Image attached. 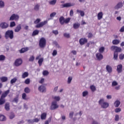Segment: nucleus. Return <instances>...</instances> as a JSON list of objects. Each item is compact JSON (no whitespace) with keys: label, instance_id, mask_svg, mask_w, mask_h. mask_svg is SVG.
Returning a JSON list of instances; mask_svg holds the SVG:
<instances>
[{"label":"nucleus","instance_id":"nucleus-1","mask_svg":"<svg viewBox=\"0 0 124 124\" xmlns=\"http://www.w3.org/2000/svg\"><path fill=\"white\" fill-rule=\"evenodd\" d=\"M110 50L114 51L113 54V59H114V60H118V53H121V52L123 51V49H122L121 47L116 46H111L110 47Z\"/></svg>","mask_w":124,"mask_h":124},{"label":"nucleus","instance_id":"nucleus-2","mask_svg":"<svg viewBox=\"0 0 124 124\" xmlns=\"http://www.w3.org/2000/svg\"><path fill=\"white\" fill-rule=\"evenodd\" d=\"M14 37V32L12 30H8L5 33V38L6 39H13Z\"/></svg>","mask_w":124,"mask_h":124},{"label":"nucleus","instance_id":"nucleus-3","mask_svg":"<svg viewBox=\"0 0 124 124\" xmlns=\"http://www.w3.org/2000/svg\"><path fill=\"white\" fill-rule=\"evenodd\" d=\"M70 20H71V18L68 17L65 19L63 16L59 18V22L62 25H64V24H68L70 22Z\"/></svg>","mask_w":124,"mask_h":124},{"label":"nucleus","instance_id":"nucleus-4","mask_svg":"<svg viewBox=\"0 0 124 124\" xmlns=\"http://www.w3.org/2000/svg\"><path fill=\"white\" fill-rule=\"evenodd\" d=\"M99 104L101 105V107L103 109H106V108H108L109 107V103L106 102H104V99H101L99 102Z\"/></svg>","mask_w":124,"mask_h":124},{"label":"nucleus","instance_id":"nucleus-5","mask_svg":"<svg viewBox=\"0 0 124 124\" xmlns=\"http://www.w3.org/2000/svg\"><path fill=\"white\" fill-rule=\"evenodd\" d=\"M39 45L40 48H44L46 46V39L44 37L41 38L40 39Z\"/></svg>","mask_w":124,"mask_h":124},{"label":"nucleus","instance_id":"nucleus-6","mask_svg":"<svg viewBox=\"0 0 124 124\" xmlns=\"http://www.w3.org/2000/svg\"><path fill=\"white\" fill-rule=\"evenodd\" d=\"M23 63V60L21 58H18L16 60L14 64L15 66H20Z\"/></svg>","mask_w":124,"mask_h":124},{"label":"nucleus","instance_id":"nucleus-7","mask_svg":"<svg viewBox=\"0 0 124 124\" xmlns=\"http://www.w3.org/2000/svg\"><path fill=\"white\" fill-rule=\"evenodd\" d=\"M10 21H18L19 20V16L15 14H13L10 17Z\"/></svg>","mask_w":124,"mask_h":124},{"label":"nucleus","instance_id":"nucleus-8","mask_svg":"<svg viewBox=\"0 0 124 124\" xmlns=\"http://www.w3.org/2000/svg\"><path fill=\"white\" fill-rule=\"evenodd\" d=\"M57 108H59V105L57 104L56 101H53L51 103V105L50 106V109L51 110H55V109H57Z\"/></svg>","mask_w":124,"mask_h":124},{"label":"nucleus","instance_id":"nucleus-9","mask_svg":"<svg viewBox=\"0 0 124 124\" xmlns=\"http://www.w3.org/2000/svg\"><path fill=\"white\" fill-rule=\"evenodd\" d=\"M47 23V21H44L41 22L40 23H38L35 26V28L36 29H39V28H42V27H43V26H45V25H46Z\"/></svg>","mask_w":124,"mask_h":124},{"label":"nucleus","instance_id":"nucleus-10","mask_svg":"<svg viewBox=\"0 0 124 124\" xmlns=\"http://www.w3.org/2000/svg\"><path fill=\"white\" fill-rule=\"evenodd\" d=\"M9 26V25H8L6 22H2L0 24V28L2 29H7Z\"/></svg>","mask_w":124,"mask_h":124},{"label":"nucleus","instance_id":"nucleus-11","mask_svg":"<svg viewBox=\"0 0 124 124\" xmlns=\"http://www.w3.org/2000/svg\"><path fill=\"white\" fill-rule=\"evenodd\" d=\"M79 42L80 45H84V44H85V43H88V39H87L86 38H82L79 40Z\"/></svg>","mask_w":124,"mask_h":124},{"label":"nucleus","instance_id":"nucleus-12","mask_svg":"<svg viewBox=\"0 0 124 124\" xmlns=\"http://www.w3.org/2000/svg\"><path fill=\"white\" fill-rule=\"evenodd\" d=\"M38 90L41 93H45L46 92V87L43 85H41L38 88Z\"/></svg>","mask_w":124,"mask_h":124},{"label":"nucleus","instance_id":"nucleus-13","mask_svg":"<svg viewBox=\"0 0 124 124\" xmlns=\"http://www.w3.org/2000/svg\"><path fill=\"white\" fill-rule=\"evenodd\" d=\"M96 58L98 61H101V60L103 59V55H102L100 53H98L96 54Z\"/></svg>","mask_w":124,"mask_h":124},{"label":"nucleus","instance_id":"nucleus-14","mask_svg":"<svg viewBox=\"0 0 124 124\" xmlns=\"http://www.w3.org/2000/svg\"><path fill=\"white\" fill-rule=\"evenodd\" d=\"M117 71L118 73H121L123 71V65L119 64L117 66Z\"/></svg>","mask_w":124,"mask_h":124},{"label":"nucleus","instance_id":"nucleus-15","mask_svg":"<svg viewBox=\"0 0 124 124\" xmlns=\"http://www.w3.org/2000/svg\"><path fill=\"white\" fill-rule=\"evenodd\" d=\"M74 5V4H71V3H67L64 4H62V8H63L64 7H70L71 6H73Z\"/></svg>","mask_w":124,"mask_h":124},{"label":"nucleus","instance_id":"nucleus-16","mask_svg":"<svg viewBox=\"0 0 124 124\" xmlns=\"http://www.w3.org/2000/svg\"><path fill=\"white\" fill-rule=\"evenodd\" d=\"M10 93V90H8L6 91H5L1 95V97H3L4 98H5V97H6V96H7V95H8V93Z\"/></svg>","mask_w":124,"mask_h":124},{"label":"nucleus","instance_id":"nucleus-17","mask_svg":"<svg viewBox=\"0 0 124 124\" xmlns=\"http://www.w3.org/2000/svg\"><path fill=\"white\" fill-rule=\"evenodd\" d=\"M123 2H119L115 7V9H119L120 8H122L123 7Z\"/></svg>","mask_w":124,"mask_h":124},{"label":"nucleus","instance_id":"nucleus-18","mask_svg":"<svg viewBox=\"0 0 124 124\" xmlns=\"http://www.w3.org/2000/svg\"><path fill=\"white\" fill-rule=\"evenodd\" d=\"M21 24H18L15 29V32H19V31H21Z\"/></svg>","mask_w":124,"mask_h":124},{"label":"nucleus","instance_id":"nucleus-19","mask_svg":"<svg viewBox=\"0 0 124 124\" xmlns=\"http://www.w3.org/2000/svg\"><path fill=\"white\" fill-rule=\"evenodd\" d=\"M106 70L108 72V73H111L112 71V67L110 66L109 65H107L106 67Z\"/></svg>","mask_w":124,"mask_h":124},{"label":"nucleus","instance_id":"nucleus-20","mask_svg":"<svg viewBox=\"0 0 124 124\" xmlns=\"http://www.w3.org/2000/svg\"><path fill=\"white\" fill-rule=\"evenodd\" d=\"M28 47H23L21 48L20 50H19V52L20 53V54H23V53L27 52V51H28Z\"/></svg>","mask_w":124,"mask_h":124},{"label":"nucleus","instance_id":"nucleus-21","mask_svg":"<svg viewBox=\"0 0 124 124\" xmlns=\"http://www.w3.org/2000/svg\"><path fill=\"white\" fill-rule=\"evenodd\" d=\"M121 42V41L119 39H114L112 41V44L113 45H118V44H120V43Z\"/></svg>","mask_w":124,"mask_h":124},{"label":"nucleus","instance_id":"nucleus-22","mask_svg":"<svg viewBox=\"0 0 124 124\" xmlns=\"http://www.w3.org/2000/svg\"><path fill=\"white\" fill-rule=\"evenodd\" d=\"M0 80L2 82H7L8 78L6 77H1L0 78Z\"/></svg>","mask_w":124,"mask_h":124},{"label":"nucleus","instance_id":"nucleus-23","mask_svg":"<svg viewBox=\"0 0 124 124\" xmlns=\"http://www.w3.org/2000/svg\"><path fill=\"white\" fill-rule=\"evenodd\" d=\"M103 17V13L102 12H99L97 15L98 20H101Z\"/></svg>","mask_w":124,"mask_h":124},{"label":"nucleus","instance_id":"nucleus-24","mask_svg":"<svg viewBox=\"0 0 124 124\" xmlns=\"http://www.w3.org/2000/svg\"><path fill=\"white\" fill-rule=\"evenodd\" d=\"M79 28H80V23H75L73 24V28L75 30H77V29H79Z\"/></svg>","mask_w":124,"mask_h":124},{"label":"nucleus","instance_id":"nucleus-25","mask_svg":"<svg viewBox=\"0 0 124 124\" xmlns=\"http://www.w3.org/2000/svg\"><path fill=\"white\" fill-rule=\"evenodd\" d=\"M46 117H47V113L46 112H44L42 113V114L41 115V120H46Z\"/></svg>","mask_w":124,"mask_h":124},{"label":"nucleus","instance_id":"nucleus-26","mask_svg":"<svg viewBox=\"0 0 124 124\" xmlns=\"http://www.w3.org/2000/svg\"><path fill=\"white\" fill-rule=\"evenodd\" d=\"M5 103V99L1 96L0 98V105H2Z\"/></svg>","mask_w":124,"mask_h":124},{"label":"nucleus","instance_id":"nucleus-27","mask_svg":"<svg viewBox=\"0 0 124 124\" xmlns=\"http://www.w3.org/2000/svg\"><path fill=\"white\" fill-rule=\"evenodd\" d=\"M5 109L6 111H9L10 110V105L9 103H6L5 105Z\"/></svg>","mask_w":124,"mask_h":124},{"label":"nucleus","instance_id":"nucleus-28","mask_svg":"<svg viewBox=\"0 0 124 124\" xmlns=\"http://www.w3.org/2000/svg\"><path fill=\"white\" fill-rule=\"evenodd\" d=\"M77 12L78 13H80V16H81V17H84V16H85V13L83 11H81L80 10H77Z\"/></svg>","mask_w":124,"mask_h":124},{"label":"nucleus","instance_id":"nucleus-29","mask_svg":"<svg viewBox=\"0 0 124 124\" xmlns=\"http://www.w3.org/2000/svg\"><path fill=\"white\" fill-rule=\"evenodd\" d=\"M38 33H39V31H38L37 30H35L33 31V32L32 33V36H35V35H38Z\"/></svg>","mask_w":124,"mask_h":124},{"label":"nucleus","instance_id":"nucleus-30","mask_svg":"<svg viewBox=\"0 0 124 124\" xmlns=\"http://www.w3.org/2000/svg\"><path fill=\"white\" fill-rule=\"evenodd\" d=\"M43 61H44V59L43 58H41L40 59H39L38 63L39 64V66H41L42 65V63L43 62Z\"/></svg>","mask_w":124,"mask_h":124},{"label":"nucleus","instance_id":"nucleus-31","mask_svg":"<svg viewBox=\"0 0 124 124\" xmlns=\"http://www.w3.org/2000/svg\"><path fill=\"white\" fill-rule=\"evenodd\" d=\"M28 76H29V73L28 72H25L22 74V78L25 79V78H26Z\"/></svg>","mask_w":124,"mask_h":124},{"label":"nucleus","instance_id":"nucleus-32","mask_svg":"<svg viewBox=\"0 0 124 124\" xmlns=\"http://www.w3.org/2000/svg\"><path fill=\"white\" fill-rule=\"evenodd\" d=\"M6 120V118L3 115H0V121L1 122H4Z\"/></svg>","mask_w":124,"mask_h":124},{"label":"nucleus","instance_id":"nucleus-33","mask_svg":"<svg viewBox=\"0 0 124 124\" xmlns=\"http://www.w3.org/2000/svg\"><path fill=\"white\" fill-rule=\"evenodd\" d=\"M121 104V102L119 100H117L114 102V106L115 107H118Z\"/></svg>","mask_w":124,"mask_h":124},{"label":"nucleus","instance_id":"nucleus-34","mask_svg":"<svg viewBox=\"0 0 124 124\" xmlns=\"http://www.w3.org/2000/svg\"><path fill=\"white\" fill-rule=\"evenodd\" d=\"M57 3V0H52L49 2V4L51 5H55Z\"/></svg>","mask_w":124,"mask_h":124},{"label":"nucleus","instance_id":"nucleus-35","mask_svg":"<svg viewBox=\"0 0 124 124\" xmlns=\"http://www.w3.org/2000/svg\"><path fill=\"white\" fill-rule=\"evenodd\" d=\"M5 60V56L3 55H0V62H3Z\"/></svg>","mask_w":124,"mask_h":124},{"label":"nucleus","instance_id":"nucleus-36","mask_svg":"<svg viewBox=\"0 0 124 124\" xmlns=\"http://www.w3.org/2000/svg\"><path fill=\"white\" fill-rule=\"evenodd\" d=\"M52 98L56 101H60L61 100V97L60 96H52Z\"/></svg>","mask_w":124,"mask_h":124},{"label":"nucleus","instance_id":"nucleus-37","mask_svg":"<svg viewBox=\"0 0 124 124\" xmlns=\"http://www.w3.org/2000/svg\"><path fill=\"white\" fill-rule=\"evenodd\" d=\"M90 89L92 91V92H95L96 91V88H95V86L94 85H91L90 86Z\"/></svg>","mask_w":124,"mask_h":124},{"label":"nucleus","instance_id":"nucleus-38","mask_svg":"<svg viewBox=\"0 0 124 124\" xmlns=\"http://www.w3.org/2000/svg\"><path fill=\"white\" fill-rule=\"evenodd\" d=\"M24 92L26 93H31V89L29 87H26L24 89Z\"/></svg>","mask_w":124,"mask_h":124},{"label":"nucleus","instance_id":"nucleus-39","mask_svg":"<svg viewBox=\"0 0 124 124\" xmlns=\"http://www.w3.org/2000/svg\"><path fill=\"white\" fill-rule=\"evenodd\" d=\"M22 99H24V100H28V99L27 98V94H26V93H22Z\"/></svg>","mask_w":124,"mask_h":124},{"label":"nucleus","instance_id":"nucleus-40","mask_svg":"<svg viewBox=\"0 0 124 124\" xmlns=\"http://www.w3.org/2000/svg\"><path fill=\"white\" fill-rule=\"evenodd\" d=\"M48 75H49V72H48V71L47 70L43 71V75H44V76H47Z\"/></svg>","mask_w":124,"mask_h":124},{"label":"nucleus","instance_id":"nucleus-41","mask_svg":"<svg viewBox=\"0 0 124 124\" xmlns=\"http://www.w3.org/2000/svg\"><path fill=\"white\" fill-rule=\"evenodd\" d=\"M104 50H105V47H104V46H102L99 48V52L100 53H103L104 52Z\"/></svg>","mask_w":124,"mask_h":124},{"label":"nucleus","instance_id":"nucleus-42","mask_svg":"<svg viewBox=\"0 0 124 124\" xmlns=\"http://www.w3.org/2000/svg\"><path fill=\"white\" fill-rule=\"evenodd\" d=\"M16 26V23L15 22L13 21L10 23V28H13L14 27H15Z\"/></svg>","mask_w":124,"mask_h":124},{"label":"nucleus","instance_id":"nucleus-43","mask_svg":"<svg viewBox=\"0 0 124 124\" xmlns=\"http://www.w3.org/2000/svg\"><path fill=\"white\" fill-rule=\"evenodd\" d=\"M4 7V2L2 0H0V8Z\"/></svg>","mask_w":124,"mask_h":124},{"label":"nucleus","instance_id":"nucleus-44","mask_svg":"<svg viewBox=\"0 0 124 124\" xmlns=\"http://www.w3.org/2000/svg\"><path fill=\"white\" fill-rule=\"evenodd\" d=\"M40 5L39 4H36L34 8V10H35V11H38V10H39V7H40Z\"/></svg>","mask_w":124,"mask_h":124},{"label":"nucleus","instance_id":"nucleus-45","mask_svg":"<svg viewBox=\"0 0 124 124\" xmlns=\"http://www.w3.org/2000/svg\"><path fill=\"white\" fill-rule=\"evenodd\" d=\"M25 84H26V85H29L30 83H31V80H30V78L26 79L24 81Z\"/></svg>","mask_w":124,"mask_h":124},{"label":"nucleus","instance_id":"nucleus-46","mask_svg":"<svg viewBox=\"0 0 124 124\" xmlns=\"http://www.w3.org/2000/svg\"><path fill=\"white\" fill-rule=\"evenodd\" d=\"M89 94V92L88 91H85L82 93V96L85 97L86 96V95H88Z\"/></svg>","mask_w":124,"mask_h":124},{"label":"nucleus","instance_id":"nucleus-47","mask_svg":"<svg viewBox=\"0 0 124 124\" xmlns=\"http://www.w3.org/2000/svg\"><path fill=\"white\" fill-rule=\"evenodd\" d=\"M16 81H17V78H14L11 80V84H14V83H16Z\"/></svg>","mask_w":124,"mask_h":124},{"label":"nucleus","instance_id":"nucleus-48","mask_svg":"<svg viewBox=\"0 0 124 124\" xmlns=\"http://www.w3.org/2000/svg\"><path fill=\"white\" fill-rule=\"evenodd\" d=\"M119 59L123 60L124 59V54L123 53H121V54L119 55Z\"/></svg>","mask_w":124,"mask_h":124},{"label":"nucleus","instance_id":"nucleus-49","mask_svg":"<svg viewBox=\"0 0 124 124\" xmlns=\"http://www.w3.org/2000/svg\"><path fill=\"white\" fill-rule=\"evenodd\" d=\"M57 54H58V51H57V50L55 49L53 50L52 55L54 57L55 56H57Z\"/></svg>","mask_w":124,"mask_h":124},{"label":"nucleus","instance_id":"nucleus-50","mask_svg":"<svg viewBox=\"0 0 124 124\" xmlns=\"http://www.w3.org/2000/svg\"><path fill=\"white\" fill-rule=\"evenodd\" d=\"M63 36H64V37H66V38H69L70 37V35L69 34V33H64L63 34Z\"/></svg>","mask_w":124,"mask_h":124},{"label":"nucleus","instance_id":"nucleus-51","mask_svg":"<svg viewBox=\"0 0 124 124\" xmlns=\"http://www.w3.org/2000/svg\"><path fill=\"white\" fill-rule=\"evenodd\" d=\"M40 21H41V19L40 18H37V19L35 20V21L34 22V24H38L40 23Z\"/></svg>","mask_w":124,"mask_h":124},{"label":"nucleus","instance_id":"nucleus-52","mask_svg":"<svg viewBox=\"0 0 124 124\" xmlns=\"http://www.w3.org/2000/svg\"><path fill=\"white\" fill-rule=\"evenodd\" d=\"M118 85V82H117V81H113L112 82V87H115L116 86H117Z\"/></svg>","mask_w":124,"mask_h":124},{"label":"nucleus","instance_id":"nucleus-53","mask_svg":"<svg viewBox=\"0 0 124 124\" xmlns=\"http://www.w3.org/2000/svg\"><path fill=\"white\" fill-rule=\"evenodd\" d=\"M56 15H57V13H56V12L52 13L50 15V17L51 18H53V17H55V16H56Z\"/></svg>","mask_w":124,"mask_h":124},{"label":"nucleus","instance_id":"nucleus-54","mask_svg":"<svg viewBox=\"0 0 124 124\" xmlns=\"http://www.w3.org/2000/svg\"><path fill=\"white\" fill-rule=\"evenodd\" d=\"M15 117V115L13 113H12L9 116L10 120H12V119H14V118Z\"/></svg>","mask_w":124,"mask_h":124},{"label":"nucleus","instance_id":"nucleus-55","mask_svg":"<svg viewBox=\"0 0 124 124\" xmlns=\"http://www.w3.org/2000/svg\"><path fill=\"white\" fill-rule=\"evenodd\" d=\"M71 81H72V77H69L68 78V84H70V83H71Z\"/></svg>","mask_w":124,"mask_h":124},{"label":"nucleus","instance_id":"nucleus-56","mask_svg":"<svg viewBox=\"0 0 124 124\" xmlns=\"http://www.w3.org/2000/svg\"><path fill=\"white\" fill-rule=\"evenodd\" d=\"M121 111H122V109L120 108H117L115 109V113H119V112H121Z\"/></svg>","mask_w":124,"mask_h":124},{"label":"nucleus","instance_id":"nucleus-57","mask_svg":"<svg viewBox=\"0 0 124 124\" xmlns=\"http://www.w3.org/2000/svg\"><path fill=\"white\" fill-rule=\"evenodd\" d=\"M52 32L54 34H55V35L59 34V31H58V30H54L52 31Z\"/></svg>","mask_w":124,"mask_h":124},{"label":"nucleus","instance_id":"nucleus-58","mask_svg":"<svg viewBox=\"0 0 124 124\" xmlns=\"http://www.w3.org/2000/svg\"><path fill=\"white\" fill-rule=\"evenodd\" d=\"M93 36V35L90 32L88 33V38H92Z\"/></svg>","mask_w":124,"mask_h":124},{"label":"nucleus","instance_id":"nucleus-59","mask_svg":"<svg viewBox=\"0 0 124 124\" xmlns=\"http://www.w3.org/2000/svg\"><path fill=\"white\" fill-rule=\"evenodd\" d=\"M74 114V112H71L69 113V117L71 118V119H72L73 118V115Z\"/></svg>","mask_w":124,"mask_h":124},{"label":"nucleus","instance_id":"nucleus-60","mask_svg":"<svg viewBox=\"0 0 124 124\" xmlns=\"http://www.w3.org/2000/svg\"><path fill=\"white\" fill-rule=\"evenodd\" d=\"M119 119H120V117L119 116V115H116L115 118V120L117 122L118 121H119Z\"/></svg>","mask_w":124,"mask_h":124},{"label":"nucleus","instance_id":"nucleus-61","mask_svg":"<svg viewBox=\"0 0 124 124\" xmlns=\"http://www.w3.org/2000/svg\"><path fill=\"white\" fill-rule=\"evenodd\" d=\"M73 10H71V11H70V16H73Z\"/></svg>","mask_w":124,"mask_h":124},{"label":"nucleus","instance_id":"nucleus-62","mask_svg":"<svg viewBox=\"0 0 124 124\" xmlns=\"http://www.w3.org/2000/svg\"><path fill=\"white\" fill-rule=\"evenodd\" d=\"M120 31L121 32H124V26H123L121 28V29L120 30Z\"/></svg>","mask_w":124,"mask_h":124},{"label":"nucleus","instance_id":"nucleus-63","mask_svg":"<svg viewBox=\"0 0 124 124\" xmlns=\"http://www.w3.org/2000/svg\"><path fill=\"white\" fill-rule=\"evenodd\" d=\"M14 101H15V102H16V103H18V97H16L14 99Z\"/></svg>","mask_w":124,"mask_h":124},{"label":"nucleus","instance_id":"nucleus-64","mask_svg":"<svg viewBox=\"0 0 124 124\" xmlns=\"http://www.w3.org/2000/svg\"><path fill=\"white\" fill-rule=\"evenodd\" d=\"M92 124H99L98 122L94 121L93 122Z\"/></svg>","mask_w":124,"mask_h":124}]
</instances>
